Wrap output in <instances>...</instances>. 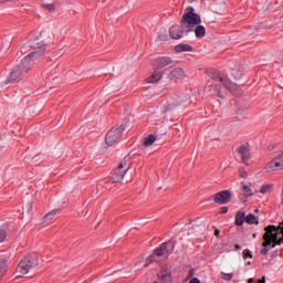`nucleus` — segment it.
I'll list each match as a JSON object with an SVG mask.
<instances>
[{
	"label": "nucleus",
	"mask_w": 283,
	"mask_h": 283,
	"mask_svg": "<svg viewBox=\"0 0 283 283\" xmlns=\"http://www.w3.org/2000/svg\"><path fill=\"white\" fill-rule=\"evenodd\" d=\"M238 154L241 156V160L244 165L249 164V160H251V151L249 150V147L241 146L238 148Z\"/></svg>",
	"instance_id": "9d476101"
},
{
	"label": "nucleus",
	"mask_w": 283,
	"mask_h": 283,
	"mask_svg": "<svg viewBox=\"0 0 283 283\" xmlns=\"http://www.w3.org/2000/svg\"><path fill=\"white\" fill-rule=\"evenodd\" d=\"M56 217V210H52L42 218V224H50Z\"/></svg>",
	"instance_id": "dca6fc26"
},
{
	"label": "nucleus",
	"mask_w": 283,
	"mask_h": 283,
	"mask_svg": "<svg viewBox=\"0 0 283 283\" xmlns=\"http://www.w3.org/2000/svg\"><path fill=\"white\" fill-rule=\"evenodd\" d=\"M0 3H8V0H0Z\"/></svg>",
	"instance_id": "4c0bfd02"
},
{
	"label": "nucleus",
	"mask_w": 283,
	"mask_h": 283,
	"mask_svg": "<svg viewBox=\"0 0 283 283\" xmlns=\"http://www.w3.org/2000/svg\"><path fill=\"white\" fill-rule=\"evenodd\" d=\"M265 169L269 174L272 171H282L283 170V153L274 157L266 166Z\"/></svg>",
	"instance_id": "0eeeda50"
},
{
	"label": "nucleus",
	"mask_w": 283,
	"mask_h": 283,
	"mask_svg": "<svg viewBox=\"0 0 283 283\" xmlns=\"http://www.w3.org/2000/svg\"><path fill=\"white\" fill-rule=\"evenodd\" d=\"M43 8L45 10H49V12H54V10H56V8L54 7V4H43Z\"/></svg>",
	"instance_id": "c85d7f7f"
},
{
	"label": "nucleus",
	"mask_w": 283,
	"mask_h": 283,
	"mask_svg": "<svg viewBox=\"0 0 283 283\" xmlns=\"http://www.w3.org/2000/svg\"><path fill=\"white\" fill-rule=\"evenodd\" d=\"M175 52H193V46L189 44H178L175 46Z\"/></svg>",
	"instance_id": "f3484780"
},
{
	"label": "nucleus",
	"mask_w": 283,
	"mask_h": 283,
	"mask_svg": "<svg viewBox=\"0 0 283 283\" xmlns=\"http://www.w3.org/2000/svg\"><path fill=\"white\" fill-rule=\"evenodd\" d=\"M178 98H171L167 103V112H171V109H176L178 107Z\"/></svg>",
	"instance_id": "6ab92c4d"
},
{
	"label": "nucleus",
	"mask_w": 283,
	"mask_h": 283,
	"mask_svg": "<svg viewBox=\"0 0 283 283\" xmlns=\"http://www.w3.org/2000/svg\"><path fill=\"white\" fill-rule=\"evenodd\" d=\"M192 32H195L197 39H205V35L207 34V29L205 27L195 24Z\"/></svg>",
	"instance_id": "ddd939ff"
},
{
	"label": "nucleus",
	"mask_w": 283,
	"mask_h": 283,
	"mask_svg": "<svg viewBox=\"0 0 283 283\" xmlns=\"http://www.w3.org/2000/svg\"><path fill=\"white\" fill-rule=\"evenodd\" d=\"M232 277H233L232 274H226L224 280L229 282L230 280H232Z\"/></svg>",
	"instance_id": "f704fd0d"
},
{
	"label": "nucleus",
	"mask_w": 283,
	"mask_h": 283,
	"mask_svg": "<svg viewBox=\"0 0 283 283\" xmlns=\"http://www.w3.org/2000/svg\"><path fill=\"white\" fill-rule=\"evenodd\" d=\"M163 80V71L155 69L154 73L147 78V83H158Z\"/></svg>",
	"instance_id": "f8f14e48"
},
{
	"label": "nucleus",
	"mask_w": 283,
	"mask_h": 283,
	"mask_svg": "<svg viewBox=\"0 0 283 283\" xmlns=\"http://www.w3.org/2000/svg\"><path fill=\"white\" fill-rule=\"evenodd\" d=\"M123 132H125V127L123 126L113 127L106 135V145H108V147L116 145L123 137Z\"/></svg>",
	"instance_id": "423d86ee"
},
{
	"label": "nucleus",
	"mask_w": 283,
	"mask_h": 283,
	"mask_svg": "<svg viewBox=\"0 0 283 283\" xmlns=\"http://www.w3.org/2000/svg\"><path fill=\"white\" fill-rule=\"evenodd\" d=\"M235 249H240V245H235Z\"/></svg>",
	"instance_id": "58836bf2"
},
{
	"label": "nucleus",
	"mask_w": 283,
	"mask_h": 283,
	"mask_svg": "<svg viewBox=\"0 0 283 283\" xmlns=\"http://www.w3.org/2000/svg\"><path fill=\"white\" fill-rule=\"evenodd\" d=\"M213 200L217 205H227L231 200V191L222 190L214 195Z\"/></svg>",
	"instance_id": "1a4fd4ad"
},
{
	"label": "nucleus",
	"mask_w": 283,
	"mask_h": 283,
	"mask_svg": "<svg viewBox=\"0 0 283 283\" xmlns=\"http://www.w3.org/2000/svg\"><path fill=\"white\" fill-rule=\"evenodd\" d=\"M207 74L210 76V78H213L214 81H220L223 87H226V90H229V92H231V94H234V96L240 95V87L237 86L235 83H232L231 81L224 78V76H222V73L216 71V69H208Z\"/></svg>",
	"instance_id": "20e7f679"
},
{
	"label": "nucleus",
	"mask_w": 283,
	"mask_h": 283,
	"mask_svg": "<svg viewBox=\"0 0 283 283\" xmlns=\"http://www.w3.org/2000/svg\"><path fill=\"white\" fill-rule=\"evenodd\" d=\"M220 213H229V208L228 207H222L220 210Z\"/></svg>",
	"instance_id": "72a5a7b5"
},
{
	"label": "nucleus",
	"mask_w": 283,
	"mask_h": 283,
	"mask_svg": "<svg viewBox=\"0 0 283 283\" xmlns=\"http://www.w3.org/2000/svg\"><path fill=\"white\" fill-rule=\"evenodd\" d=\"M158 280L161 282H171V272L169 270H165L158 273Z\"/></svg>",
	"instance_id": "2eb2a0df"
},
{
	"label": "nucleus",
	"mask_w": 283,
	"mask_h": 283,
	"mask_svg": "<svg viewBox=\"0 0 283 283\" xmlns=\"http://www.w3.org/2000/svg\"><path fill=\"white\" fill-rule=\"evenodd\" d=\"M200 15L193 13V8H187L181 19V25H172L169 30L171 39H182L185 33L193 32L195 25H200Z\"/></svg>",
	"instance_id": "f03ea898"
},
{
	"label": "nucleus",
	"mask_w": 283,
	"mask_h": 283,
	"mask_svg": "<svg viewBox=\"0 0 283 283\" xmlns=\"http://www.w3.org/2000/svg\"><path fill=\"white\" fill-rule=\"evenodd\" d=\"M129 166H130L129 158L125 157L117 168L127 172V171H129Z\"/></svg>",
	"instance_id": "aec40b11"
},
{
	"label": "nucleus",
	"mask_w": 283,
	"mask_h": 283,
	"mask_svg": "<svg viewBox=\"0 0 283 283\" xmlns=\"http://www.w3.org/2000/svg\"><path fill=\"white\" fill-rule=\"evenodd\" d=\"M216 92H218L219 98H222V94L220 93V85L214 86Z\"/></svg>",
	"instance_id": "2f4dec72"
},
{
	"label": "nucleus",
	"mask_w": 283,
	"mask_h": 283,
	"mask_svg": "<svg viewBox=\"0 0 283 283\" xmlns=\"http://www.w3.org/2000/svg\"><path fill=\"white\" fill-rule=\"evenodd\" d=\"M273 189V185H265L262 186L260 189V193H269V191H271Z\"/></svg>",
	"instance_id": "b1692460"
},
{
	"label": "nucleus",
	"mask_w": 283,
	"mask_h": 283,
	"mask_svg": "<svg viewBox=\"0 0 283 283\" xmlns=\"http://www.w3.org/2000/svg\"><path fill=\"white\" fill-rule=\"evenodd\" d=\"M125 174H127V171L122 170V168L117 167L112 178L106 182L105 188L109 189V185H116V182H123V178H125Z\"/></svg>",
	"instance_id": "6e6552de"
},
{
	"label": "nucleus",
	"mask_w": 283,
	"mask_h": 283,
	"mask_svg": "<svg viewBox=\"0 0 283 283\" xmlns=\"http://www.w3.org/2000/svg\"><path fill=\"white\" fill-rule=\"evenodd\" d=\"M272 149H273V148H271V147L269 148L270 151H271Z\"/></svg>",
	"instance_id": "ea45409f"
},
{
	"label": "nucleus",
	"mask_w": 283,
	"mask_h": 283,
	"mask_svg": "<svg viewBox=\"0 0 283 283\" xmlns=\"http://www.w3.org/2000/svg\"><path fill=\"white\" fill-rule=\"evenodd\" d=\"M243 258H244V260H247V258H253V254L251 253V251L244 250L243 251Z\"/></svg>",
	"instance_id": "7c9ffc66"
},
{
	"label": "nucleus",
	"mask_w": 283,
	"mask_h": 283,
	"mask_svg": "<svg viewBox=\"0 0 283 283\" xmlns=\"http://www.w3.org/2000/svg\"><path fill=\"white\" fill-rule=\"evenodd\" d=\"M189 283H200L199 279L198 277H193L190 280Z\"/></svg>",
	"instance_id": "c9c22d12"
},
{
	"label": "nucleus",
	"mask_w": 283,
	"mask_h": 283,
	"mask_svg": "<svg viewBox=\"0 0 283 283\" xmlns=\"http://www.w3.org/2000/svg\"><path fill=\"white\" fill-rule=\"evenodd\" d=\"M7 238H8V232L6 231V229L0 228V243L6 242Z\"/></svg>",
	"instance_id": "393cba45"
},
{
	"label": "nucleus",
	"mask_w": 283,
	"mask_h": 283,
	"mask_svg": "<svg viewBox=\"0 0 283 283\" xmlns=\"http://www.w3.org/2000/svg\"><path fill=\"white\" fill-rule=\"evenodd\" d=\"M32 48L34 51L29 55L24 56L9 74L10 83H14V81H21V78H23V76H25V74H28L30 70H32L34 61L41 59V56L45 54V44L40 42H33Z\"/></svg>",
	"instance_id": "f257e3e1"
},
{
	"label": "nucleus",
	"mask_w": 283,
	"mask_h": 283,
	"mask_svg": "<svg viewBox=\"0 0 283 283\" xmlns=\"http://www.w3.org/2000/svg\"><path fill=\"white\" fill-rule=\"evenodd\" d=\"M174 249H176V242L174 241L161 243L154 251V254L146 259V264L144 265V268L147 269L149 264H151V262H158L156 258H163L164 260H167V258H169L174 253Z\"/></svg>",
	"instance_id": "7ed1b4c3"
},
{
	"label": "nucleus",
	"mask_w": 283,
	"mask_h": 283,
	"mask_svg": "<svg viewBox=\"0 0 283 283\" xmlns=\"http://www.w3.org/2000/svg\"><path fill=\"white\" fill-rule=\"evenodd\" d=\"M248 283H266V279L264 276L260 280H255V279L251 277L248 280Z\"/></svg>",
	"instance_id": "bb28decb"
},
{
	"label": "nucleus",
	"mask_w": 283,
	"mask_h": 283,
	"mask_svg": "<svg viewBox=\"0 0 283 283\" xmlns=\"http://www.w3.org/2000/svg\"><path fill=\"white\" fill-rule=\"evenodd\" d=\"M232 76H234V78L238 81V80L242 78V73L238 72V70H233Z\"/></svg>",
	"instance_id": "c756f323"
},
{
	"label": "nucleus",
	"mask_w": 283,
	"mask_h": 283,
	"mask_svg": "<svg viewBox=\"0 0 283 283\" xmlns=\"http://www.w3.org/2000/svg\"><path fill=\"white\" fill-rule=\"evenodd\" d=\"M245 222L247 224H258V217L250 213L245 217Z\"/></svg>",
	"instance_id": "5701e85b"
},
{
	"label": "nucleus",
	"mask_w": 283,
	"mask_h": 283,
	"mask_svg": "<svg viewBox=\"0 0 283 283\" xmlns=\"http://www.w3.org/2000/svg\"><path fill=\"white\" fill-rule=\"evenodd\" d=\"M38 264L39 261H36L32 256H27L22 259L15 270L18 277H22V275H28V273H30V270L34 269V266H38Z\"/></svg>",
	"instance_id": "39448f33"
},
{
	"label": "nucleus",
	"mask_w": 283,
	"mask_h": 283,
	"mask_svg": "<svg viewBox=\"0 0 283 283\" xmlns=\"http://www.w3.org/2000/svg\"><path fill=\"white\" fill-rule=\"evenodd\" d=\"M242 191L247 197L253 196V192H251V187H249L248 185L242 186Z\"/></svg>",
	"instance_id": "a878e982"
},
{
	"label": "nucleus",
	"mask_w": 283,
	"mask_h": 283,
	"mask_svg": "<svg viewBox=\"0 0 283 283\" xmlns=\"http://www.w3.org/2000/svg\"><path fill=\"white\" fill-rule=\"evenodd\" d=\"M23 211L25 213H32V202H28L25 206H23Z\"/></svg>",
	"instance_id": "cd10ccee"
},
{
	"label": "nucleus",
	"mask_w": 283,
	"mask_h": 283,
	"mask_svg": "<svg viewBox=\"0 0 283 283\" xmlns=\"http://www.w3.org/2000/svg\"><path fill=\"white\" fill-rule=\"evenodd\" d=\"M214 235L218 238V235H220V230H214Z\"/></svg>",
	"instance_id": "e433bc0d"
},
{
	"label": "nucleus",
	"mask_w": 283,
	"mask_h": 283,
	"mask_svg": "<svg viewBox=\"0 0 283 283\" xmlns=\"http://www.w3.org/2000/svg\"><path fill=\"white\" fill-rule=\"evenodd\" d=\"M195 273H196V270H189L187 279L188 280L191 279V276L195 275Z\"/></svg>",
	"instance_id": "473e14b6"
},
{
	"label": "nucleus",
	"mask_w": 283,
	"mask_h": 283,
	"mask_svg": "<svg viewBox=\"0 0 283 283\" xmlns=\"http://www.w3.org/2000/svg\"><path fill=\"white\" fill-rule=\"evenodd\" d=\"M6 266H8V260H0V277H3V275H6Z\"/></svg>",
	"instance_id": "4be33fe9"
},
{
	"label": "nucleus",
	"mask_w": 283,
	"mask_h": 283,
	"mask_svg": "<svg viewBox=\"0 0 283 283\" xmlns=\"http://www.w3.org/2000/svg\"><path fill=\"white\" fill-rule=\"evenodd\" d=\"M156 143V135H148L145 139H144V145L145 147H151V145Z\"/></svg>",
	"instance_id": "412c9836"
},
{
	"label": "nucleus",
	"mask_w": 283,
	"mask_h": 283,
	"mask_svg": "<svg viewBox=\"0 0 283 283\" xmlns=\"http://www.w3.org/2000/svg\"><path fill=\"white\" fill-rule=\"evenodd\" d=\"M185 76H187L185 70L180 67L172 70L169 74V78H171L172 81H181L182 78H185Z\"/></svg>",
	"instance_id": "9b49d317"
},
{
	"label": "nucleus",
	"mask_w": 283,
	"mask_h": 283,
	"mask_svg": "<svg viewBox=\"0 0 283 283\" xmlns=\"http://www.w3.org/2000/svg\"><path fill=\"white\" fill-rule=\"evenodd\" d=\"M247 216L243 212H239L235 216V224L237 227H242L244 224Z\"/></svg>",
	"instance_id": "a211bd4d"
},
{
	"label": "nucleus",
	"mask_w": 283,
	"mask_h": 283,
	"mask_svg": "<svg viewBox=\"0 0 283 283\" xmlns=\"http://www.w3.org/2000/svg\"><path fill=\"white\" fill-rule=\"evenodd\" d=\"M167 65H171V57L157 59V70H163V67H167Z\"/></svg>",
	"instance_id": "4468645a"
}]
</instances>
